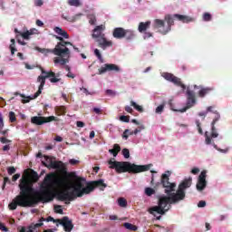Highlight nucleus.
<instances>
[{"label":"nucleus","mask_w":232,"mask_h":232,"mask_svg":"<svg viewBox=\"0 0 232 232\" xmlns=\"http://www.w3.org/2000/svg\"><path fill=\"white\" fill-rule=\"evenodd\" d=\"M53 179H55V174H48L44 180V184L40 187V191H35L34 183L39 180V174L32 169L29 176H23L20 179V193L9 203V209L15 211L17 206L20 208H34L39 202H43V204L52 202L54 196L48 183L52 182Z\"/></svg>","instance_id":"1"},{"label":"nucleus","mask_w":232,"mask_h":232,"mask_svg":"<svg viewBox=\"0 0 232 232\" xmlns=\"http://www.w3.org/2000/svg\"><path fill=\"white\" fill-rule=\"evenodd\" d=\"M82 181H86L83 178H78L74 185L72 186V191H69L68 181L63 177L54 179L53 184L58 188L56 193L57 198L61 202H65V204H70L72 200H75L77 198H81L83 195H90L95 188H100L102 191H104L105 188H108V185L104 183V179H98L94 181H90L86 183L84 187Z\"/></svg>","instance_id":"2"},{"label":"nucleus","mask_w":232,"mask_h":232,"mask_svg":"<svg viewBox=\"0 0 232 232\" xmlns=\"http://www.w3.org/2000/svg\"><path fill=\"white\" fill-rule=\"evenodd\" d=\"M169 175H171L169 170L161 175L160 182L164 188V193H166L167 196H160L158 199V206L149 208V213H150V215L155 216V213H158L159 215H166V213L171 209V205L179 204V202H180L177 196L173 194V191L177 188V183L169 182Z\"/></svg>","instance_id":"3"},{"label":"nucleus","mask_w":232,"mask_h":232,"mask_svg":"<svg viewBox=\"0 0 232 232\" xmlns=\"http://www.w3.org/2000/svg\"><path fill=\"white\" fill-rule=\"evenodd\" d=\"M53 32L58 35H53L55 39L60 41L55 45L53 49H43L46 53H53V55H57L58 57L54 59V64H61V66H64L68 63V59H70V49L66 46H72V42H66L64 39H70V34L61 27H54ZM60 57V58H59Z\"/></svg>","instance_id":"4"},{"label":"nucleus","mask_w":232,"mask_h":232,"mask_svg":"<svg viewBox=\"0 0 232 232\" xmlns=\"http://www.w3.org/2000/svg\"><path fill=\"white\" fill-rule=\"evenodd\" d=\"M175 19L181 21V23H192L193 21V18L184 14H166L164 20H154V28H157L162 35H166L171 32V26L175 24Z\"/></svg>","instance_id":"5"},{"label":"nucleus","mask_w":232,"mask_h":232,"mask_svg":"<svg viewBox=\"0 0 232 232\" xmlns=\"http://www.w3.org/2000/svg\"><path fill=\"white\" fill-rule=\"evenodd\" d=\"M42 73L44 74V76L40 75L37 78L38 82H40L38 91L31 96H24V94H21L19 92H14V95H20L24 100H22L23 104H26L30 102V101H34V99H37L41 93H43V89L44 88V84H46V79H49L50 82L53 84H55V82H61V74L55 73L53 71L46 72L44 69H42Z\"/></svg>","instance_id":"6"},{"label":"nucleus","mask_w":232,"mask_h":232,"mask_svg":"<svg viewBox=\"0 0 232 232\" xmlns=\"http://www.w3.org/2000/svg\"><path fill=\"white\" fill-rule=\"evenodd\" d=\"M110 169H115L116 173H142L144 171H150L152 164L148 165H136L135 163H130V161H116L110 160L108 161Z\"/></svg>","instance_id":"7"},{"label":"nucleus","mask_w":232,"mask_h":232,"mask_svg":"<svg viewBox=\"0 0 232 232\" xmlns=\"http://www.w3.org/2000/svg\"><path fill=\"white\" fill-rule=\"evenodd\" d=\"M192 179L191 177L188 179H185L178 187L177 191H173L172 194L176 196V198L179 200V202H182L186 198V189L188 188H191L192 184Z\"/></svg>","instance_id":"8"},{"label":"nucleus","mask_w":232,"mask_h":232,"mask_svg":"<svg viewBox=\"0 0 232 232\" xmlns=\"http://www.w3.org/2000/svg\"><path fill=\"white\" fill-rule=\"evenodd\" d=\"M215 110V107L213 106H209L207 108V113H213L214 115V119L211 122V139H217V137H218V132H217V128L215 127V124H217V122H218V121H220V113H218V111H213Z\"/></svg>","instance_id":"9"},{"label":"nucleus","mask_w":232,"mask_h":232,"mask_svg":"<svg viewBox=\"0 0 232 232\" xmlns=\"http://www.w3.org/2000/svg\"><path fill=\"white\" fill-rule=\"evenodd\" d=\"M197 104V97L195 96V92L189 90V88L187 89V103L186 107L179 110L180 113H184L189 110V108H193V106Z\"/></svg>","instance_id":"10"},{"label":"nucleus","mask_w":232,"mask_h":232,"mask_svg":"<svg viewBox=\"0 0 232 232\" xmlns=\"http://www.w3.org/2000/svg\"><path fill=\"white\" fill-rule=\"evenodd\" d=\"M53 121H56L55 116H49V117L34 116L31 118L32 124H35V126H43V124H46Z\"/></svg>","instance_id":"11"},{"label":"nucleus","mask_w":232,"mask_h":232,"mask_svg":"<svg viewBox=\"0 0 232 232\" xmlns=\"http://www.w3.org/2000/svg\"><path fill=\"white\" fill-rule=\"evenodd\" d=\"M207 173L208 172L206 170H203L199 174L198 183L196 185L198 191H204V189H206V187L208 186V181L206 180Z\"/></svg>","instance_id":"12"},{"label":"nucleus","mask_w":232,"mask_h":232,"mask_svg":"<svg viewBox=\"0 0 232 232\" xmlns=\"http://www.w3.org/2000/svg\"><path fill=\"white\" fill-rule=\"evenodd\" d=\"M163 77L164 79H166V81H169V82H173V84H176V86H180L182 90H186V86L184 85V83H182V82L180 81V78L169 72H164Z\"/></svg>","instance_id":"13"},{"label":"nucleus","mask_w":232,"mask_h":232,"mask_svg":"<svg viewBox=\"0 0 232 232\" xmlns=\"http://www.w3.org/2000/svg\"><path fill=\"white\" fill-rule=\"evenodd\" d=\"M45 159V162L43 161L44 166L45 168H52L53 169H61V167L63 166V161H55L53 160L50 156H44Z\"/></svg>","instance_id":"14"},{"label":"nucleus","mask_w":232,"mask_h":232,"mask_svg":"<svg viewBox=\"0 0 232 232\" xmlns=\"http://www.w3.org/2000/svg\"><path fill=\"white\" fill-rule=\"evenodd\" d=\"M106 72H121V68L113 63H105L104 66L99 69V74L106 73Z\"/></svg>","instance_id":"15"},{"label":"nucleus","mask_w":232,"mask_h":232,"mask_svg":"<svg viewBox=\"0 0 232 232\" xmlns=\"http://www.w3.org/2000/svg\"><path fill=\"white\" fill-rule=\"evenodd\" d=\"M57 222L63 227L64 231L71 232L73 229V224L68 217H63L62 219H57Z\"/></svg>","instance_id":"16"},{"label":"nucleus","mask_w":232,"mask_h":232,"mask_svg":"<svg viewBox=\"0 0 232 232\" xmlns=\"http://www.w3.org/2000/svg\"><path fill=\"white\" fill-rule=\"evenodd\" d=\"M96 43H98L99 48H102V50H106V48L113 46V43L111 41H107L106 35L96 39Z\"/></svg>","instance_id":"17"},{"label":"nucleus","mask_w":232,"mask_h":232,"mask_svg":"<svg viewBox=\"0 0 232 232\" xmlns=\"http://www.w3.org/2000/svg\"><path fill=\"white\" fill-rule=\"evenodd\" d=\"M106 30V26L101 24L97 25L93 30V34L92 35V39H100L101 37H104V34L102 32Z\"/></svg>","instance_id":"18"},{"label":"nucleus","mask_w":232,"mask_h":232,"mask_svg":"<svg viewBox=\"0 0 232 232\" xmlns=\"http://www.w3.org/2000/svg\"><path fill=\"white\" fill-rule=\"evenodd\" d=\"M195 89H198V97H200L201 99H204V97H206V95H209V93L211 92H213V90H215L213 87H202V86H198V85H194Z\"/></svg>","instance_id":"19"},{"label":"nucleus","mask_w":232,"mask_h":232,"mask_svg":"<svg viewBox=\"0 0 232 232\" xmlns=\"http://www.w3.org/2000/svg\"><path fill=\"white\" fill-rule=\"evenodd\" d=\"M125 32H126V29L122 27H116L112 32V35L114 39H124Z\"/></svg>","instance_id":"20"},{"label":"nucleus","mask_w":232,"mask_h":232,"mask_svg":"<svg viewBox=\"0 0 232 232\" xmlns=\"http://www.w3.org/2000/svg\"><path fill=\"white\" fill-rule=\"evenodd\" d=\"M150 26H151L150 21L141 22L139 24L138 31L140 32V34H144V32H146V30L150 28Z\"/></svg>","instance_id":"21"},{"label":"nucleus","mask_w":232,"mask_h":232,"mask_svg":"<svg viewBox=\"0 0 232 232\" xmlns=\"http://www.w3.org/2000/svg\"><path fill=\"white\" fill-rule=\"evenodd\" d=\"M123 39H126V41H133V39H135V32L130 29H125Z\"/></svg>","instance_id":"22"},{"label":"nucleus","mask_w":232,"mask_h":232,"mask_svg":"<svg viewBox=\"0 0 232 232\" xmlns=\"http://www.w3.org/2000/svg\"><path fill=\"white\" fill-rule=\"evenodd\" d=\"M80 15H82V14H75L73 16H66L64 14H62V18L64 19V21H68L69 23H75V21H77V19H79Z\"/></svg>","instance_id":"23"},{"label":"nucleus","mask_w":232,"mask_h":232,"mask_svg":"<svg viewBox=\"0 0 232 232\" xmlns=\"http://www.w3.org/2000/svg\"><path fill=\"white\" fill-rule=\"evenodd\" d=\"M120 151H121V145L117 143L113 145V149L109 150V153H111L113 157H117Z\"/></svg>","instance_id":"24"},{"label":"nucleus","mask_w":232,"mask_h":232,"mask_svg":"<svg viewBox=\"0 0 232 232\" xmlns=\"http://www.w3.org/2000/svg\"><path fill=\"white\" fill-rule=\"evenodd\" d=\"M55 111L58 116L66 115V107L65 106H57V107H55Z\"/></svg>","instance_id":"25"},{"label":"nucleus","mask_w":232,"mask_h":232,"mask_svg":"<svg viewBox=\"0 0 232 232\" xmlns=\"http://www.w3.org/2000/svg\"><path fill=\"white\" fill-rule=\"evenodd\" d=\"M130 106H133L134 109H136V111H139L140 113L144 112V108H142V106L137 104V102H135L133 101L130 102Z\"/></svg>","instance_id":"26"},{"label":"nucleus","mask_w":232,"mask_h":232,"mask_svg":"<svg viewBox=\"0 0 232 232\" xmlns=\"http://www.w3.org/2000/svg\"><path fill=\"white\" fill-rule=\"evenodd\" d=\"M123 227H125L126 229H129V231H137L138 229L137 226L131 223H124Z\"/></svg>","instance_id":"27"},{"label":"nucleus","mask_w":232,"mask_h":232,"mask_svg":"<svg viewBox=\"0 0 232 232\" xmlns=\"http://www.w3.org/2000/svg\"><path fill=\"white\" fill-rule=\"evenodd\" d=\"M44 220H46L44 218H42L40 219V222L39 223H36V224H31L30 227L32 229H37L39 227H42V226H44L43 222H44Z\"/></svg>","instance_id":"28"},{"label":"nucleus","mask_w":232,"mask_h":232,"mask_svg":"<svg viewBox=\"0 0 232 232\" xmlns=\"http://www.w3.org/2000/svg\"><path fill=\"white\" fill-rule=\"evenodd\" d=\"M118 205L120 206V208H126L128 206V201L124 198H119Z\"/></svg>","instance_id":"29"},{"label":"nucleus","mask_w":232,"mask_h":232,"mask_svg":"<svg viewBox=\"0 0 232 232\" xmlns=\"http://www.w3.org/2000/svg\"><path fill=\"white\" fill-rule=\"evenodd\" d=\"M9 48L11 50V54L14 55L15 52H17V49L15 48V39H11V44Z\"/></svg>","instance_id":"30"},{"label":"nucleus","mask_w":232,"mask_h":232,"mask_svg":"<svg viewBox=\"0 0 232 232\" xmlns=\"http://www.w3.org/2000/svg\"><path fill=\"white\" fill-rule=\"evenodd\" d=\"M145 195H147V197H151L152 195H155V188L150 187L145 188Z\"/></svg>","instance_id":"31"},{"label":"nucleus","mask_w":232,"mask_h":232,"mask_svg":"<svg viewBox=\"0 0 232 232\" xmlns=\"http://www.w3.org/2000/svg\"><path fill=\"white\" fill-rule=\"evenodd\" d=\"M68 5H70V6H81V1L79 0H69L68 1Z\"/></svg>","instance_id":"32"},{"label":"nucleus","mask_w":232,"mask_h":232,"mask_svg":"<svg viewBox=\"0 0 232 232\" xmlns=\"http://www.w3.org/2000/svg\"><path fill=\"white\" fill-rule=\"evenodd\" d=\"M211 19H213V16L211 15V14H209V13L203 14V21L209 22V21H211Z\"/></svg>","instance_id":"33"},{"label":"nucleus","mask_w":232,"mask_h":232,"mask_svg":"<svg viewBox=\"0 0 232 232\" xmlns=\"http://www.w3.org/2000/svg\"><path fill=\"white\" fill-rule=\"evenodd\" d=\"M16 121H17V118L15 117V112L10 111L9 112V121L15 122Z\"/></svg>","instance_id":"34"},{"label":"nucleus","mask_w":232,"mask_h":232,"mask_svg":"<svg viewBox=\"0 0 232 232\" xmlns=\"http://www.w3.org/2000/svg\"><path fill=\"white\" fill-rule=\"evenodd\" d=\"M89 23L92 25H93V24H95V23H97V18L94 16V14L89 15Z\"/></svg>","instance_id":"35"},{"label":"nucleus","mask_w":232,"mask_h":232,"mask_svg":"<svg viewBox=\"0 0 232 232\" xmlns=\"http://www.w3.org/2000/svg\"><path fill=\"white\" fill-rule=\"evenodd\" d=\"M166 105L164 104V103H162V104H160V106H158L157 108H156V113H159V114H160V113H162V111H164V107H165Z\"/></svg>","instance_id":"36"},{"label":"nucleus","mask_w":232,"mask_h":232,"mask_svg":"<svg viewBox=\"0 0 232 232\" xmlns=\"http://www.w3.org/2000/svg\"><path fill=\"white\" fill-rule=\"evenodd\" d=\"M94 55H96V57L99 59V61H101V63H102V54H101V51H99V49L94 50Z\"/></svg>","instance_id":"37"},{"label":"nucleus","mask_w":232,"mask_h":232,"mask_svg":"<svg viewBox=\"0 0 232 232\" xmlns=\"http://www.w3.org/2000/svg\"><path fill=\"white\" fill-rule=\"evenodd\" d=\"M105 93H106V95H109L110 97H115L117 95V92H115V91L110 90V89L106 90Z\"/></svg>","instance_id":"38"},{"label":"nucleus","mask_w":232,"mask_h":232,"mask_svg":"<svg viewBox=\"0 0 232 232\" xmlns=\"http://www.w3.org/2000/svg\"><path fill=\"white\" fill-rule=\"evenodd\" d=\"M32 33H29V31H26L24 33L20 34L21 37H23V39L28 40L30 39V35Z\"/></svg>","instance_id":"39"},{"label":"nucleus","mask_w":232,"mask_h":232,"mask_svg":"<svg viewBox=\"0 0 232 232\" xmlns=\"http://www.w3.org/2000/svg\"><path fill=\"white\" fill-rule=\"evenodd\" d=\"M122 155L125 159H130V150L123 149L122 150Z\"/></svg>","instance_id":"40"},{"label":"nucleus","mask_w":232,"mask_h":232,"mask_svg":"<svg viewBox=\"0 0 232 232\" xmlns=\"http://www.w3.org/2000/svg\"><path fill=\"white\" fill-rule=\"evenodd\" d=\"M130 130L126 129L124 131H123V134H122V139H125V140H128L129 137H130Z\"/></svg>","instance_id":"41"},{"label":"nucleus","mask_w":232,"mask_h":232,"mask_svg":"<svg viewBox=\"0 0 232 232\" xmlns=\"http://www.w3.org/2000/svg\"><path fill=\"white\" fill-rule=\"evenodd\" d=\"M169 106L172 111H180V110L175 109V106L173 105V100L169 101Z\"/></svg>","instance_id":"42"},{"label":"nucleus","mask_w":232,"mask_h":232,"mask_svg":"<svg viewBox=\"0 0 232 232\" xmlns=\"http://www.w3.org/2000/svg\"><path fill=\"white\" fill-rule=\"evenodd\" d=\"M54 209L56 213H58L59 215H63V208L60 205L55 206Z\"/></svg>","instance_id":"43"},{"label":"nucleus","mask_w":232,"mask_h":232,"mask_svg":"<svg viewBox=\"0 0 232 232\" xmlns=\"http://www.w3.org/2000/svg\"><path fill=\"white\" fill-rule=\"evenodd\" d=\"M0 142H1L2 144H10V142H12V140H8V139H6V138H5V137H1V138H0Z\"/></svg>","instance_id":"44"},{"label":"nucleus","mask_w":232,"mask_h":232,"mask_svg":"<svg viewBox=\"0 0 232 232\" xmlns=\"http://www.w3.org/2000/svg\"><path fill=\"white\" fill-rule=\"evenodd\" d=\"M144 34H143V39H150L151 37H153V34L150 33V32H143Z\"/></svg>","instance_id":"45"},{"label":"nucleus","mask_w":232,"mask_h":232,"mask_svg":"<svg viewBox=\"0 0 232 232\" xmlns=\"http://www.w3.org/2000/svg\"><path fill=\"white\" fill-rule=\"evenodd\" d=\"M5 128V121L3 119V114L0 112V131Z\"/></svg>","instance_id":"46"},{"label":"nucleus","mask_w":232,"mask_h":232,"mask_svg":"<svg viewBox=\"0 0 232 232\" xmlns=\"http://www.w3.org/2000/svg\"><path fill=\"white\" fill-rule=\"evenodd\" d=\"M120 121H121L122 122H130V116L121 115L120 117Z\"/></svg>","instance_id":"47"},{"label":"nucleus","mask_w":232,"mask_h":232,"mask_svg":"<svg viewBox=\"0 0 232 232\" xmlns=\"http://www.w3.org/2000/svg\"><path fill=\"white\" fill-rule=\"evenodd\" d=\"M7 173H8V175H14V173H15V168L14 167H9L7 169Z\"/></svg>","instance_id":"48"},{"label":"nucleus","mask_w":232,"mask_h":232,"mask_svg":"<svg viewBox=\"0 0 232 232\" xmlns=\"http://www.w3.org/2000/svg\"><path fill=\"white\" fill-rule=\"evenodd\" d=\"M190 173H192V175H198V173H200V169L194 168L191 169Z\"/></svg>","instance_id":"49"},{"label":"nucleus","mask_w":232,"mask_h":232,"mask_svg":"<svg viewBox=\"0 0 232 232\" xmlns=\"http://www.w3.org/2000/svg\"><path fill=\"white\" fill-rule=\"evenodd\" d=\"M6 184H10V179L5 177L4 179V184L2 186V189H5V187L6 186Z\"/></svg>","instance_id":"50"},{"label":"nucleus","mask_w":232,"mask_h":232,"mask_svg":"<svg viewBox=\"0 0 232 232\" xmlns=\"http://www.w3.org/2000/svg\"><path fill=\"white\" fill-rule=\"evenodd\" d=\"M196 124L198 127V133H200V135H202L204 132L202 131V127H200V121H196Z\"/></svg>","instance_id":"51"},{"label":"nucleus","mask_w":232,"mask_h":232,"mask_svg":"<svg viewBox=\"0 0 232 232\" xmlns=\"http://www.w3.org/2000/svg\"><path fill=\"white\" fill-rule=\"evenodd\" d=\"M205 138H206V144H211V137L208 135V132L205 133Z\"/></svg>","instance_id":"52"},{"label":"nucleus","mask_w":232,"mask_h":232,"mask_svg":"<svg viewBox=\"0 0 232 232\" xmlns=\"http://www.w3.org/2000/svg\"><path fill=\"white\" fill-rule=\"evenodd\" d=\"M198 208H206V201L200 200V201L198 203Z\"/></svg>","instance_id":"53"},{"label":"nucleus","mask_w":232,"mask_h":232,"mask_svg":"<svg viewBox=\"0 0 232 232\" xmlns=\"http://www.w3.org/2000/svg\"><path fill=\"white\" fill-rule=\"evenodd\" d=\"M125 111H127V113H133V109L130 106H125Z\"/></svg>","instance_id":"54"},{"label":"nucleus","mask_w":232,"mask_h":232,"mask_svg":"<svg viewBox=\"0 0 232 232\" xmlns=\"http://www.w3.org/2000/svg\"><path fill=\"white\" fill-rule=\"evenodd\" d=\"M0 229L1 231H8V227H6L3 223H0Z\"/></svg>","instance_id":"55"},{"label":"nucleus","mask_w":232,"mask_h":232,"mask_svg":"<svg viewBox=\"0 0 232 232\" xmlns=\"http://www.w3.org/2000/svg\"><path fill=\"white\" fill-rule=\"evenodd\" d=\"M70 164H72V166H75V164H79V160L72 159L69 160Z\"/></svg>","instance_id":"56"},{"label":"nucleus","mask_w":232,"mask_h":232,"mask_svg":"<svg viewBox=\"0 0 232 232\" xmlns=\"http://www.w3.org/2000/svg\"><path fill=\"white\" fill-rule=\"evenodd\" d=\"M34 5L35 6H41L42 5H44V2L43 0H35Z\"/></svg>","instance_id":"57"},{"label":"nucleus","mask_w":232,"mask_h":232,"mask_svg":"<svg viewBox=\"0 0 232 232\" xmlns=\"http://www.w3.org/2000/svg\"><path fill=\"white\" fill-rule=\"evenodd\" d=\"M93 111L97 113V115H101L102 113V111L97 107L93 108Z\"/></svg>","instance_id":"58"},{"label":"nucleus","mask_w":232,"mask_h":232,"mask_svg":"<svg viewBox=\"0 0 232 232\" xmlns=\"http://www.w3.org/2000/svg\"><path fill=\"white\" fill-rule=\"evenodd\" d=\"M15 37H16V39H17L18 44H22V46H24V44H26V43L22 42V41L19 39V34H16Z\"/></svg>","instance_id":"59"},{"label":"nucleus","mask_w":232,"mask_h":232,"mask_svg":"<svg viewBox=\"0 0 232 232\" xmlns=\"http://www.w3.org/2000/svg\"><path fill=\"white\" fill-rule=\"evenodd\" d=\"M76 126H77L78 128H84L85 124H84V122H82V121H77V122H76Z\"/></svg>","instance_id":"60"},{"label":"nucleus","mask_w":232,"mask_h":232,"mask_svg":"<svg viewBox=\"0 0 232 232\" xmlns=\"http://www.w3.org/2000/svg\"><path fill=\"white\" fill-rule=\"evenodd\" d=\"M20 177H21V174H14L13 176V182H15V180H17Z\"/></svg>","instance_id":"61"},{"label":"nucleus","mask_w":232,"mask_h":232,"mask_svg":"<svg viewBox=\"0 0 232 232\" xmlns=\"http://www.w3.org/2000/svg\"><path fill=\"white\" fill-rule=\"evenodd\" d=\"M29 34H31V35H34V34H37V29H35V28H33V29H30L29 31Z\"/></svg>","instance_id":"62"},{"label":"nucleus","mask_w":232,"mask_h":232,"mask_svg":"<svg viewBox=\"0 0 232 232\" xmlns=\"http://www.w3.org/2000/svg\"><path fill=\"white\" fill-rule=\"evenodd\" d=\"M36 24L38 25V26H44V23H43V21H41V20H36Z\"/></svg>","instance_id":"63"},{"label":"nucleus","mask_w":232,"mask_h":232,"mask_svg":"<svg viewBox=\"0 0 232 232\" xmlns=\"http://www.w3.org/2000/svg\"><path fill=\"white\" fill-rule=\"evenodd\" d=\"M110 220H119V218L115 215H111L110 216Z\"/></svg>","instance_id":"64"}]
</instances>
